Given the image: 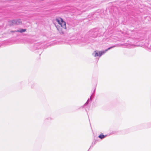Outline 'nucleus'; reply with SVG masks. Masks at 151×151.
Listing matches in <instances>:
<instances>
[{"label":"nucleus","mask_w":151,"mask_h":151,"mask_svg":"<svg viewBox=\"0 0 151 151\" xmlns=\"http://www.w3.org/2000/svg\"><path fill=\"white\" fill-rule=\"evenodd\" d=\"M112 47H110L105 50L101 51H94L92 53V55L94 57L99 56L100 57L102 55L104 54L108 50L112 48Z\"/></svg>","instance_id":"f257e3e1"},{"label":"nucleus","mask_w":151,"mask_h":151,"mask_svg":"<svg viewBox=\"0 0 151 151\" xmlns=\"http://www.w3.org/2000/svg\"><path fill=\"white\" fill-rule=\"evenodd\" d=\"M56 27L60 33H62L63 34L64 33V31L60 30L59 28H58L57 27Z\"/></svg>","instance_id":"423d86ee"},{"label":"nucleus","mask_w":151,"mask_h":151,"mask_svg":"<svg viewBox=\"0 0 151 151\" xmlns=\"http://www.w3.org/2000/svg\"><path fill=\"white\" fill-rule=\"evenodd\" d=\"M105 137V136L102 134H101L99 136V138H101V139H102L104 138Z\"/></svg>","instance_id":"39448f33"},{"label":"nucleus","mask_w":151,"mask_h":151,"mask_svg":"<svg viewBox=\"0 0 151 151\" xmlns=\"http://www.w3.org/2000/svg\"><path fill=\"white\" fill-rule=\"evenodd\" d=\"M26 31V29H22L19 30H15V31H12L11 32H19L20 33H22Z\"/></svg>","instance_id":"20e7f679"},{"label":"nucleus","mask_w":151,"mask_h":151,"mask_svg":"<svg viewBox=\"0 0 151 151\" xmlns=\"http://www.w3.org/2000/svg\"><path fill=\"white\" fill-rule=\"evenodd\" d=\"M112 47V48H113V47Z\"/></svg>","instance_id":"6e6552de"},{"label":"nucleus","mask_w":151,"mask_h":151,"mask_svg":"<svg viewBox=\"0 0 151 151\" xmlns=\"http://www.w3.org/2000/svg\"><path fill=\"white\" fill-rule=\"evenodd\" d=\"M89 101V99H88V100H87V102H86V103L84 104V105L85 106V105H87Z\"/></svg>","instance_id":"0eeeda50"},{"label":"nucleus","mask_w":151,"mask_h":151,"mask_svg":"<svg viewBox=\"0 0 151 151\" xmlns=\"http://www.w3.org/2000/svg\"><path fill=\"white\" fill-rule=\"evenodd\" d=\"M21 23V21L20 19L13 20L9 22V24L11 25L15 24H19Z\"/></svg>","instance_id":"7ed1b4c3"},{"label":"nucleus","mask_w":151,"mask_h":151,"mask_svg":"<svg viewBox=\"0 0 151 151\" xmlns=\"http://www.w3.org/2000/svg\"><path fill=\"white\" fill-rule=\"evenodd\" d=\"M55 21L61 26V27H62L63 29L65 30H66V22L64 21L61 18L59 17L56 18L55 19Z\"/></svg>","instance_id":"f03ea898"}]
</instances>
